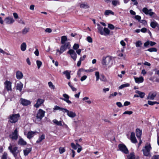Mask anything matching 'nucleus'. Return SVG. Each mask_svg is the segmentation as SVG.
I'll use <instances>...</instances> for the list:
<instances>
[{
  "label": "nucleus",
  "mask_w": 159,
  "mask_h": 159,
  "mask_svg": "<svg viewBox=\"0 0 159 159\" xmlns=\"http://www.w3.org/2000/svg\"><path fill=\"white\" fill-rule=\"evenodd\" d=\"M142 131L138 128L136 129V134L137 137L139 138H141Z\"/></svg>",
  "instance_id": "obj_22"
},
{
  "label": "nucleus",
  "mask_w": 159,
  "mask_h": 159,
  "mask_svg": "<svg viewBox=\"0 0 159 159\" xmlns=\"http://www.w3.org/2000/svg\"><path fill=\"white\" fill-rule=\"evenodd\" d=\"M45 31L47 33H50L52 32V30L50 28H47L45 30Z\"/></svg>",
  "instance_id": "obj_61"
},
{
  "label": "nucleus",
  "mask_w": 159,
  "mask_h": 159,
  "mask_svg": "<svg viewBox=\"0 0 159 159\" xmlns=\"http://www.w3.org/2000/svg\"><path fill=\"white\" fill-rule=\"evenodd\" d=\"M134 78L135 82L138 84L142 83L143 81V78L142 76L139 78L134 77Z\"/></svg>",
  "instance_id": "obj_24"
},
{
  "label": "nucleus",
  "mask_w": 159,
  "mask_h": 159,
  "mask_svg": "<svg viewBox=\"0 0 159 159\" xmlns=\"http://www.w3.org/2000/svg\"><path fill=\"white\" fill-rule=\"evenodd\" d=\"M87 77L86 75H84L81 77L80 79V80L81 81H83L84 80H85L86 79Z\"/></svg>",
  "instance_id": "obj_60"
},
{
  "label": "nucleus",
  "mask_w": 159,
  "mask_h": 159,
  "mask_svg": "<svg viewBox=\"0 0 159 159\" xmlns=\"http://www.w3.org/2000/svg\"><path fill=\"white\" fill-rule=\"evenodd\" d=\"M45 139V135L43 134L39 137V139L37 140L36 143H39L41 142L43 140Z\"/></svg>",
  "instance_id": "obj_32"
},
{
  "label": "nucleus",
  "mask_w": 159,
  "mask_h": 159,
  "mask_svg": "<svg viewBox=\"0 0 159 159\" xmlns=\"http://www.w3.org/2000/svg\"><path fill=\"white\" fill-rule=\"evenodd\" d=\"M139 22L141 23H142L143 24L146 25L147 24V21L145 20H140Z\"/></svg>",
  "instance_id": "obj_62"
},
{
  "label": "nucleus",
  "mask_w": 159,
  "mask_h": 159,
  "mask_svg": "<svg viewBox=\"0 0 159 159\" xmlns=\"http://www.w3.org/2000/svg\"><path fill=\"white\" fill-rule=\"evenodd\" d=\"M152 9H148L146 7H144L142 9V11L146 15H149L151 17L155 15L154 12L152 11Z\"/></svg>",
  "instance_id": "obj_5"
},
{
  "label": "nucleus",
  "mask_w": 159,
  "mask_h": 159,
  "mask_svg": "<svg viewBox=\"0 0 159 159\" xmlns=\"http://www.w3.org/2000/svg\"><path fill=\"white\" fill-rule=\"evenodd\" d=\"M128 159H139V157L137 156H135L134 153H130L127 156Z\"/></svg>",
  "instance_id": "obj_18"
},
{
  "label": "nucleus",
  "mask_w": 159,
  "mask_h": 159,
  "mask_svg": "<svg viewBox=\"0 0 159 159\" xmlns=\"http://www.w3.org/2000/svg\"><path fill=\"white\" fill-rule=\"evenodd\" d=\"M23 87V84L21 82L17 84L16 86V89L17 90H19L20 92L22 90V89Z\"/></svg>",
  "instance_id": "obj_21"
},
{
  "label": "nucleus",
  "mask_w": 159,
  "mask_h": 159,
  "mask_svg": "<svg viewBox=\"0 0 159 159\" xmlns=\"http://www.w3.org/2000/svg\"><path fill=\"white\" fill-rule=\"evenodd\" d=\"M45 112L41 109H39L38 111L36 116V119L39 121L41 120L44 117Z\"/></svg>",
  "instance_id": "obj_3"
},
{
  "label": "nucleus",
  "mask_w": 159,
  "mask_h": 159,
  "mask_svg": "<svg viewBox=\"0 0 159 159\" xmlns=\"http://www.w3.org/2000/svg\"><path fill=\"white\" fill-rule=\"evenodd\" d=\"M48 85L49 87L51 89H55V86L51 82H49L48 83Z\"/></svg>",
  "instance_id": "obj_45"
},
{
  "label": "nucleus",
  "mask_w": 159,
  "mask_h": 159,
  "mask_svg": "<svg viewBox=\"0 0 159 159\" xmlns=\"http://www.w3.org/2000/svg\"><path fill=\"white\" fill-rule=\"evenodd\" d=\"M148 104L150 105H153L155 104V102H152L151 101H148Z\"/></svg>",
  "instance_id": "obj_58"
},
{
  "label": "nucleus",
  "mask_w": 159,
  "mask_h": 159,
  "mask_svg": "<svg viewBox=\"0 0 159 159\" xmlns=\"http://www.w3.org/2000/svg\"><path fill=\"white\" fill-rule=\"evenodd\" d=\"M36 132L29 131L28 133L27 137L29 139H31L34 136Z\"/></svg>",
  "instance_id": "obj_27"
},
{
  "label": "nucleus",
  "mask_w": 159,
  "mask_h": 159,
  "mask_svg": "<svg viewBox=\"0 0 159 159\" xmlns=\"http://www.w3.org/2000/svg\"><path fill=\"white\" fill-rule=\"evenodd\" d=\"M116 104L119 107H123L121 103L120 102H116Z\"/></svg>",
  "instance_id": "obj_64"
},
{
  "label": "nucleus",
  "mask_w": 159,
  "mask_h": 159,
  "mask_svg": "<svg viewBox=\"0 0 159 159\" xmlns=\"http://www.w3.org/2000/svg\"><path fill=\"white\" fill-rule=\"evenodd\" d=\"M4 84L5 86V88L7 91H12L11 89V83L9 81H6L4 83Z\"/></svg>",
  "instance_id": "obj_11"
},
{
  "label": "nucleus",
  "mask_w": 159,
  "mask_h": 159,
  "mask_svg": "<svg viewBox=\"0 0 159 159\" xmlns=\"http://www.w3.org/2000/svg\"><path fill=\"white\" fill-rule=\"evenodd\" d=\"M19 117V114L11 115L10 116V121L11 123H15L17 121Z\"/></svg>",
  "instance_id": "obj_4"
},
{
  "label": "nucleus",
  "mask_w": 159,
  "mask_h": 159,
  "mask_svg": "<svg viewBox=\"0 0 159 159\" xmlns=\"http://www.w3.org/2000/svg\"><path fill=\"white\" fill-rule=\"evenodd\" d=\"M23 76L22 72L20 71H17L16 72V77L17 79H22Z\"/></svg>",
  "instance_id": "obj_23"
},
{
  "label": "nucleus",
  "mask_w": 159,
  "mask_h": 159,
  "mask_svg": "<svg viewBox=\"0 0 159 159\" xmlns=\"http://www.w3.org/2000/svg\"><path fill=\"white\" fill-rule=\"evenodd\" d=\"M26 44L24 42L22 43L20 46V49L22 51H25L26 49Z\"/></svg>",
  "instance_id": "obj_30"
},
{
  "label": "nucleus",
  "mask_w": 159,
  "mask_h": 159,
  "mask_svg": "<svg viewBox=\"0 0 159 159\" xmlns=\"http://www.w3.org/2000/svg\"><path fill=\"white\" fill-rule=\"evenodd\" d=\"M129 85V84L128 83L122 84L119 87V89H121L125 87H128Z\"/></svg>",
  "instance_id": "obj_41"
},
{
  "label": "nucleus",
  "mask_w": 159,
  "mask_h": 159,
  "mask_svg": "<svg viewBox=\"0 0 159 159\" xmlns=\"http://www.w3.org/2000/svg\"><path fill=\"white\" fill-rule=\"evenodd\" d=\"M7 154L6 152L3 153L1 157V159H7Z\"/></svg>",
  "instance_id": "obj_43"
},
{
  "label": "nucleus",
  "mask_w": 159,
  "mask_h": 159,
  "mask_svg": "<svg viewBox=\"0 0 159 159\" xmlns=\"http://www.w3.org/2000/svg\"><path fill=\"white\" fill-rule=\"evenodd\" d=\"M70 46L69 42L66 43L64 45H62L60 48V54H61L67 49L69 48Z\"/></svg>",
  "instance_id": "obj_7"
},
{
  "label": "nucleus",
  "mask_w": 159,
  "mask_h": 159,
  "mask_svg": "<svg viewBox=\"0 0 159 159\" xmlns=\"http://www.w3.org/2000/svg\"><path fill=\"white\" fill-rule=\"evenodd\" d=\"M110 14L113 15L114 14V13L111 10H106L104 13V15L105 16H108Z\"/></svg>",
  "instance_id": "obj_36"
},
{
  "label": "nucleus",
  "mask_w": 159,
  "mask_h": 159,
  "mask_svg": "<svg viewBox=\"0 0 159 159\" xmlns=\"http://www.w3.org/2000/svg\"><path fill=\"white\" fill-rule=\"evenodd\" d=\"M133 113L132 111H126L123 113V114H128L130 115Z\"/></svg>",
  "instance_id": "obj_54"
},
{
  "label": "nucleus",
  "mask_w": 159,
  "mask_h": 159,
  "mask_svg": "<svg viewBox=\"0 0 159 159\" xmlns=\"http://www.w3.org/2000/svg\"><path fill=\"white\" fill-rule=\"evenodd\" d=\"M135 44L136 47H141L142 45V43L141 41L139 40L136 42Z\"/></svg>",
  "instance_id": "obj_39"
},
{
  "label": "nucleus",
  "mask_w": 159,
  "mask_h": 159,
  "mask_svg": "<svg viewBox=\"0 0 159 159\" xmlns=\"http://www.w3.org/2000/svg\"><path fill=\"white\" fill-rule=\"evenodd\" d=\"M63 110L64 111V112L66 113L67 115L69 117L71 118H73L76 116V114L75 112H74L72 111H70L66 109H65Z\"/></svg>",
  "instance_id": "obj_9"
},
{
  "label": "nucleus",
  "mask_w": 159,
  "mask_h": 159,
  "mask_svg": "<svg viewBox=\"0 0 159 159\" xmlns=\"http://www.w3.org/2000/svg\"><path fill=\"white\" fill-rule=\"evenodd\" d=\"M63 96L64 98H60L61 99L65 101L68 104H71L72 103L71 102L69 99V96L68 95L65 93L63 94Z\"/></svg>",
  "instance_id": "obj_12"
},
{
  "label": "nucleus",
  "mask_w": 159,
  "mask_h": 159,
  "mask_svg": "<svg viewBox=\"0 0 159 159\" xmlns=\"http://www.w3.org/2000/svg\"><path fill=\"white\" fill-rule=\"evenodd\" d=\"M135 18L136 20H138L139 21L141 20V17L139 15H136L135 16Z\"/></svg>",
  "instance_id": "obj_57"
},
{
  "label": "nucleus",
  "mask_w": 159,
  "mask_h": 159,
  "mask_svg": "<svg viewBox=\"0 0 159 159\" xmlns=\"http://www.w3.org/2000/svg\"><path fill=\"white\" fill-rule=\"evenodd\" d=\"M108 25V27L111 30H113L115 28L114 26L112 24H109Z\"/></svg>",
  "instance_id": "obj_53"
},
{
  "label": "nucleus",
  "mask_w": 159,
  "mask_h": 159,
  "mask_svg": "<svg viewBox=\"0 0 159 159\" xmlns=\"http://www.w3.org/2000/svg\"><path fill=\"white\" fill-rule=\"evenodd\" d=\"M79 47V45L78 44L75 43L73 46V48L75 50H77Z\"/></svg>",
  "instance_id": "obj_52"
},
{
  "label": "nucleus",
  "mask_w": 159,
  "mask_h": 159,
  "mask_svg": "<svg viewBox=\"0 0 159 159\" xmlns=\"http://www.w3.org/2000/svg\"><path fill=\"white\" fill-rule=\"evenodd\" d=\"M158 24L155 21L151 22L150 24L151 26L153 28H155L156 27H157Z\"/></svg>",
  "instance_id": "obj_33"
},
{
  "label": "nucleus",
  "mask_w": 159,
  "mask_h": 159,
  "mask_svg": "<svg viewBox=\"0 0 159 159\" xmlns=\"http://www.w3.org/2000/svg\"><path fill=\"white\" fill-rule=\"evenodd\" d=\"M12 139L16 140L18 138V131L17 129L15 130L11 135H10Z\"/></svg>",
  "instance_id": "obj_14"
},
{
  "label": "nucleus",
  "mask_w": 159,
  "mask_h": 159,
  "mask_svg": "<svg viewBox=\"0 0 159 159\" xmlns=\"http://www.w3.org/2000/svg\"><path fill=\"white\" fill-rule=\"evenodd\" d=\"M112 4L114 6L120 4V2L119 0H112Z\"/></svg>",
  "instance_id": "obj_35"
},
{
  "label": "nucleus",
  "mask_w": 159,
  "mask_h": 159,
  "mask_svg": "<svg viewBox=\"0 0 159 159\" xmlns=\"http://www.w3.org/2000/svg\"><path fill=\"white\" fill-rule=\"evenodd\" d=\"M100 80L101 81H103V82H107V80L105 76L102 75H101V78H100Z\"/></svg>",
  "instance_id": "obj_40"
},
{
  "label": "nucleus",
  "mask_w": 159,
  "mask_h": 159,
  "mask_svg": "<svg viewBox=\"0 0 159 159\" xmlns=\"http://www.w3.org/2000/svg\"><path fill=\"white\" fill-rule=\"evenodd\" d=\"M119 150L125 154H128L129 151L126 146L124 144H120L118 145Z\"/></svg>",
  "instance_id": "obj_8"
},
{
  "label": "nucleus",
  "mask_w": 159,
  "mask_h": 159,
  "mask_svg": "<svg viewBox=\"0 0 159 159\" xmlns=\"http://www.w3.org/2000/svg\"><path fill=\"white\" fill-rule=\"evenodd\" d=\"M157 95V93L156 92H154L153 93H150L148 94V96L147 98L148 99L153 100L155 97Z\"/></svg>",
  "instance_id": "obj_20"
},
{
  "label": "nucleus",
  "mask_w": 159,
  "mask_h": 159,
  "mask_svg": "<svg viewBox=\"0 0 159 159\" xmlns=\"http://www.w3.org/2000/svg\"><path fill=\"white\" fill-rule=\"evenodd\" d=\"M95 75L96 77V80L97 81L99 80L100 78L99 73V72H95Z\"/></svg>",
  "instance_id": "obj_46"
},
{
  "label": "nucleus",
  "mask_w": 159,
  "mask_h": 159,
  "mask_svg": "<svg viewBox=\"0 0 159 159\" xmlns=\"http://www.w3.org/2000/svg\"><path fill=\"white\" fill-rule=\"evenodd\" d=\"M87 40L89 43H92L93 42L92 38L90 36H88L87 38Z\"/></svg>",
  "instance_id": "obj_55"
},
{
  "label": "nucleus",
  "mask_w": 159,
  "mask_h": 159,
  "mask_svg": "<svg viewBox=\"0 0 159 159\" xmlns=\"http://www.w3.org/2000/svg\"><path fill=\"white\" fill-rule=\"evenodd\" d=\"M135 93L138 94L139 97L141 98H143L145 95V94L144 92H140L139 90H136L135 91Z\"/></svg>",
  "instance_id": "obj_29"
},
{
  "label": "nucleus",
  "mask_w": 159,
  "mask_h": 159,
  "mask_svg": "<svg viewBox=\"0 0 159 159\" xmlns=\"http://www.w3.org/2000/svg\"><path fill=\"white\" fill-rule=\"evenodd\" d=\"M63 74L66 75L68 79H70V73L68 70H66L63 72Z\"/></svg>",
  "instance_id": "obj_31"
},
{
  "label": "nucleus",
  "mask_w": 159,
  "mask_h": 159,
  "mask_svg": "<svg viewBox=\"0 0 159 159\" xmlns=\"http://www.w3.org/2000/svg\"><path fill=\"white\" fill-rule=\"evenodd\" d=\"M117 94V93L116 92H114L113 93H112L111 94L110 96H109V99H111L112 98H113L114 96H116Z\"/></svg>",
  "instance_id": "obj_50"
},
{
  "label": "nucleus",
  "mask_w": 159,
  "mask_h": 159,
  "mask_svg": "<svg viewBox=\"0 0 159 159\" xmlns=\"http://www.w3.org/2000/svg\"><path fill=\"white\" fill-rule=\"evenodd\" d=\"M18 144L22 145H25L27 143L23 139L20 138L18 141Z\"/></svg>",
  "instance_id": "obj_28"
},
{
  "label": "nucleus",
  "mask_w": 159,
  "mask_h": 159,
  "mask_svg": "<svg viewBox=\"0 0 159 159\" xmlns=\"http://www.w3.org/2000/svg\"><path fill=\"white\" fill-rule=\"evenodd\" d=\"M59 152L60 154H62L66 151L64 148L60 147L59 149Z\"/></svg>",
  "instance_id": "obj_42"
},
{
  "label": "nucleus",
  "mask_w": 159,
  "mask_h": 159,
  "mask_svg": "<svg viewBox=\"0 0 159 159\" xmlns=\"http://www.w3.org/2000/svg\"><path fill=\"white\" fill-rule=\"evenodd\" d=\"M8 149L12 153L14 157H17V154L20 153V151L18 149V148L16 146H13L10 144L8 147Z\"/></svg>",
  "instance_id": "obj_2"
},
{
  "label": "nucleus",
  "mask_w": 159,
  "mask_h": 159,
  "mask_svg": "<svg viewBox=\"0 0 159 159\" xmlns=\"http://www.w3.org/2000/svg\"><path fill=\"white\" fill-rule=\"evenodd\" d=\"M80 8L85 9H88L90 7L89 4L86 2H83L80 3Z\"/></svg>",
  "instance_id": "obj_16"
},
{
  "label": "nucleus",
  "mask_w": 159,
  "mask_h": 159,
  "mask_svg": "<svg viewBox=\"0 0 159 159\" xmlns=\"http://www.w3.org/2000/svg\"><path fill=\"white\" fill-rule=\"evenodd\" d=\"M84 69L83 68H81L79 69V70L77 72V75L79 76H80L81 75V72H83L84 71Z\"/></svg>",
  "instance_id": "obj_51"
},
{
  "label": "nucleus",
  "mask_w": 159,
  "mask_h": 159,
  "mask_svg": "<svg viewBox=\"0 0 159 159\" xmlns=\"http://www.w3.org/2000/svg\"><path fill=\"white\" fill-rule=\"evenodd\" d=\"M71 146L72 148L74 149H77V147L75 145V144L74 143H71Z\"/></svg>",
  "instance_id": "obj_56"
},
{
  "label": "nucleus",
  "mask_w": 159,
  "mask_h": 159,
  "mask_svg": "<svg viewBox=\"0 0 159 159\" xmlns=\"http://www.w3.org/2000/svg\"><path fill=\"white\" fill-rule=\"evenodd\" d=\"M65 108H64L62 107H61L59 106H55L53 108L54 110H61L63 112H64V111L63 109H65Z\"/></svg>",
  "instance_id": "obj_37"
},
{
  "label": "nucleus",
  "mask_w": 159,
  "mask_h": 159,
  "mask_svg": "<svg viewBox=\"0 0 159 159\" xmlns=\"http://www.w3.org/2000/svg\"><path fill=\"white\" fill-rule=\"evenodd\" d=\"M151 159H159V155H155L152 157Z\"/></svg>",
  "instance_id": "obj_59"
},
{
  "label": "nucleus",
  "mask_w": 159,
  "mask_h": 159,
  "mask_svg": "<svg viewBox=\"0 0 159 159\" xmlns=\"http://www.w3.org/2000/svg\"><path fill=\"white\" fill-rule=\"evenodd\" d=\"M52 122L54 124L57 125L62 126V125L61 121H58L56 119H54L52 120Z\"/></svg>",
  "instance_id": "obj_34"
},
{
  "label": "nucleus",
  "mask_w": 159,
  "mask_h": 159,
  "mask_svg": "<svg viewBox=\"0 0 159 159\" xmlns=\"http://www.w3.org/2000/svg\"><path fill=\"white\" fill-rule=\"evenodd\" d=\"M36 64L37 65L38 68L39 69L42 64V62L40 61L37 60L36 61Z\"/></svg>",
  "instance_id": "obj_49"
},
{
  "label": "nucleus",
  "mask_w": 159,
  "mask_h": 159,
  "mask_svg": "<svg viewBox=\"0 0 159 159\" xmlns=\"http://www.w3.org/2000/svg\"><path fill=\"white\" fill-rule=\"evenodd\" d=\"M97 25L98 26V32L102 35H105V34H104V33L102 31L103 27H102L99 24H97Z\"/></svg>",
  "instance_id": "obj_26"
},
{
  "label": "nucleus",
  "mask_w": 159,
  "mask_h": 159,
  "mask_svg": "<svg viewBox=\"0 0 159 159\" xmlns=\"http://www.w3.org/2000/svg\"><path fill=\"white\" fill-rule=\"evenodd\" d=\"M150 41H147L144 43V46L145 47H147L149 44H150Z\"/></svg>",
  "instance_id": "obj_63"
},
{
  "label": "nucleus",
  "mask_w": 159,
  "mask_h": 159,
  "mask_svg": "<svg viewBox=\"0 0 159 159\" xmlns=\"http://www.w3.org/2000/svg\"><path fill=\"white\" fill-rule=\"evenodd\" d=\"M130 140L131 142L134 143L137 142V140L135 137V133L134 132H132L130 136Z\"/></svg>",
  "instance_id": "obj_17"
},
{
  "label": "nucleus",
  "mask_w": 159,
  "mask_h": 159,
  "mask_svg": "<svg viewBox=\"0 0 159 159\" xmlns=\"http://www.w3.org/2000/svg\"><path fill=\"white\" fill-rule=\"evenodd\" d=\"M20 101L21 104L24 106H27L31 103L30 101L23 98L21 99Z\"/></svg>",
  "instance_id": "obj_19"
},
{
  "label": "nucleus",
  "mask_w": 159,
  "mask_h": 159,
  "mask_svg": "<svg viewBox=\"0 0 159 159\" xmlns=\"http://www.w3.org/2000/svg\"><path fill=\"white\" fill-rule=\"evenodd\" d=\"M44 102V100L43 99L39 98L37 100L36 104L34 105V107L37 108H38Z\"/></svg>",
  "instance_id": "obj_15"
},
{
  "label": "nucleus",
  "mask_w": 159,
  "mask_h": 159,
  "mask_svg": "<svg viewBox=\"0 0 159 159\" xmlns=\"http://www.w3.org/2000/svg\"><path fill=\"white\" fill-rule=\"evenodd\" d=\"M67 53L69 54L71 58L74 60L75 61L77 58V55L74 50L72 49H70L67 52Z\"/></svg>",
  "instance_id": "obj_10"
},
{
  "label": "nucleus",
  "mask_w": 159,
  "mask_h": 159,
  "mask_svg": "<svg viewBox=\"0 0 159 159\" xmlns=\"http://www.w3.org/2000/svg\"><path fill=\"white\" fill-rule=\"evenodd\" d=\"M4 20L6 24H11L15 21L13 19L10 17H6L5 18Z\"/></svg>",
  "instance_id": "obj_13"
},
{
  "label": "nucleus",
  "mask_w": 159,
  "mask_h": 159,
  "mask_svg": "<svg viewBox=\"0 0 159 159\" xmlns=\"http://www.w3.org/2000/svg\"><path fill=\"white\" fill-rule=\"evenodd\" d=\"M157 49L155 48H149L147 50L148 51L150 52H156L157 51Z\"/></svg>",
  "instance_id": "obj_47"
},
{
  "label": "nucleus",
  "mask_w": 159,
  "mask_h": 159,
  "mask_svg": "<svg viewBox=\"0 0 159 159\" xmlns=\"http://www.w3.org/2000/svg\"><path fill=\"white\" fill-rule=\"evenodd\" d=\"M151 149L150 144L145 146L143 149H142L143 154L145 156H148L150 154V151Z\"/></svg>",
  "instance_id": "obj_6"
},
{
  "label": "nucleus",
  "mask_w": 159,
  "mask_h": 159,
  "mask_svg": "<svg viewBox=\"0 0 159 159\" xmlns=\"http://www.w3.org/2000/svg\"><path fill=\"white\" fill-rule=\"evenodd\" d=\"M67 39V37L65 36H63L61 38V43L62 44H65V42L66 41Z\"/></svg>",
  "instance_id": "obj_38"
},
{
  "label": "nucleus",
  "mask_w": 159,
  "mask_h": 159,
  "mask_svg": "<svg viewBox=\"0 0 159 159\" xmlns=\"http://www.w3.org/2000/svg\"><path fill=\"white\" fill-rule=\"evenodd\" d=\"M112 60L111 57L110 56L103 57L102 58V64L103 65L108 66H110L111 65Z\"/></svg>",
  "instance_id": "obj_1"
},
{
  "label": "nucleus",
  "mask_w": 159,
  "mask_h": 159,
  "mask_svg": "<svg viewBox=\"0 0 159 159\" xmlns=\"http://www.w3.org/2000/svg\"><path fill=\"white\" fill-rule=\"evenodd\" d=\"M32 148H26L24 150V155L25 156H26L31 151Z\"/></svg>",
  "instance_id": "obj_25"
},
{
  "label": "nucleus",
  "mask_w": 159,
  "mask_h": 159,
  "mask_svg": "<svg viewBox=\"0 0 159 159\" xmlns=\"http://www.w3.org/2000/svg\"><path fill=\"white\" fill-rule=\"evenodd\" d=\"M29 30V28H25L22 31V33L23 34H26L27 32H28Z\"/></svg>",
  "instance_id": "obj_44"
},
{
  "label": "nucleus",
  "mask_w": 159,
  "mask_h": 159,
  "mask_svg": "<svg viewBox=\"0 0 159 159\" xmlns=\"http://www.w3.org/2000/svg\"><path fill=\"white\" fill-rule=\"evenodd\" d=\"M103 31L106 34L108 35L109 34L110 31L108 28H104L103 29Z\"/></svg>",
  "instance_id": "obj_48"
}]
</instances>
